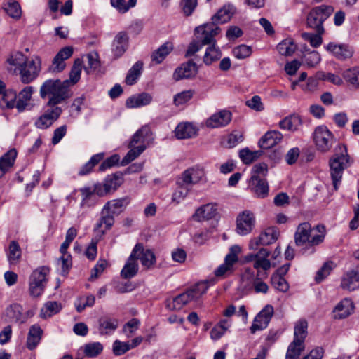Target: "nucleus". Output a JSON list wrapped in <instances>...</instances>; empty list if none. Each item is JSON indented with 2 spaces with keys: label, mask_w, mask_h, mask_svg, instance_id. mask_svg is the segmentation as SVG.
Listing matches in <instances>:
<instances>
[{
  "label": "nucleus",
  "mask_w": 359,
  "mask_h": 359,
  "mask_svg": "<svg viewBox=\"0 0 359 359\" xmlns=\"http://www.w3.org/2000/svg\"><path fill=\"white\" fill-rule=\"evenodd\" d=\"M255 214L248 210L241 212L236 219V232L240 236L251 233L255 226Z\"/></svg>",
  "instance_id": "obj_11"
},
{
  "label": "nucleus",
  "mask_w": 359,
  "mask_h": 359,
  "mask_svg": "<svg viewBox=\"0 0 359 359\" xmlns=\"http://www.w3.org/2000/svg\"><path fill=\"white\" fill-rule=\"evenodd\" d=\"M221 32L219 27L213 24H204L195 29L196 40L190 43L186 52V57H190L197 53L203 46L215 42V37Z\"/></svg>",
  "instance_id": "obj_3"
},
{
  "label": "nucleus",
  "mask_w": 359,
  "mask_h": 359,
  "mask_svg": "<svg viewBox=\"0 0 359 359\" xmlns=\"http://www.w3.org/2000/svg\"><path fill=\"white\" fill-rule=\"evenodd\" d=\"M142 69V63L141 62H135L133 66L130 69L126 77L125 81L128 85L134 84L139 76L141 74V71Z\"/></svg>",
  "instance_id": "obj_49"
},
{
  "label": "nucleus",
  "mask_w": 359,
  "mask_h": 359,
  "mask_svg": "<svg viewBox=\"0 0 359 359\" xmlns=\"http://www.w3.org/2000/svg\"><path fill=\"white\" fill-rule=\"evenodd\" d=\"M342 75L346 82L355 87L359 86V67L347 69Z\"/></svg>",
  "instance_id": "obj_50"
},
{
  "label": "nucleus",
  "mask_w": 359,
  "mask_h": 359,
  "mask_svg": "<svg viewBox=\"0 0 359 359\" xmlns=\"http://www.w3.org/2000/svg\"><path fill=\"white\" fill-rule=\"evenodd\" d=\"M67 81L48 79L40 88V96L44 99L50 96L47 106H57L72 96Z\"/></svg>",
  "instance_id": "obj_1"
},
{
  "label": "nucleus",
  "mask_w": 359,
  "mask_h": 359,
  "mask_svg": "<svg viewBox=\"0 0 359 359\" xmlns=\"http://www.w3.org/2000/svg\"><path fill=\"white\" fill-rule=\"evenodd\" d=\"M282 134L276 130L267 132L259 141V145L262 149H270L280 142Z\"/></svg>",
  "instance_id": "obj_30"
},
{
  "label": "nucleus",
  "mask_w": 359,
  "mask_h": 359,
  "mask_svg": "<svg viewBox=\"0 0 359 359\" xmlns=\"http://www.w3.org/2000/svg\"><path fill=\"white\" fill-rule=\"evenodd\" d=\"M3 8L6 13L13 18H20L21 16V8L18 2L15 0H8L4 3Z\"/></svg>",
  "instance_id": "obj_44"
},
{
  "label": "nucleus",
  "mask_w": 359,
  "mask_h": 359,
  "mask_svg": "<svg viewBox=\"0 0 359 359\" xmlns=\"http://www.w3.org/2000/svg\"><path fill=\"white\" fill-rule=\"evenodd\" d=\"M262 152L261 151H250L248 148H245L239 151V157L245 164H250L257 160Z\"/></svg>",
  "instance_id": "obj_52"
},
{
  "label": "nucleus",
  "mask_w": 359,
  "mask_h": 359,
  "mask_svg": "<svg viewBox=\"0 0 359 359\" xmlns=\"http://www.w3.org/2000/svg\"><path fill=\"white\" fill-rule=\"evenodd\" d=\"M57 264L61 268V273L66 276L72 264L71 255L69 254L62 255L57 261Z\"/></svg>",
  "instance_id": "obj_61"
},
{
  "label": "nucleus",
  "mask_w": 359,
  "mask_h": 359,
  "mask_svg": "<svg viewBox=\"0 0 359 359\" xmlns=\"http://www.w3.org/2000/svg\"><path fill=\"white\" fill-rule=\"evenodd\" d=\"M79 191L82 197L80 203V206L81 208L92 207L97 203V197L95 196V194L90 187H82L79 189Z\"/></svg>",
  "instance_id": "obj_37"
},
{
  "label": "nucleus",
  "mask_w": 359,
  "mask_h": 359,
  "mask_svg": "<svg viewBox=\"0 0 359 359\" xmlns=\"http://www.w3.org/2000/svg\"><path fill=\"white\" fill-rule=\"evenodd\" d=\"M324 237L323 226L317 225L312 227L308 222L300 224L294 234L297 245H302L305 243H308L310 246L317 245L323 241Z\"/></svg>",
  "instance_id": "obj_4"
},
{
  "label": "nucleus",
  "mask_w": 359,
  "mask_h": 359,
  "mask_svg": "<svg viewBox=\"0 0 359 359\" xmlns=\"http://www.w3.org/2000/svg\"><path fill=\"white\" fill-rule=\"evenodd\" d=\"M103 350V346L100 342H93L84 346L83 351L86 356L92 358L98 355Z\"/></svg>",
  "instance_id": "obj_57"
},
{
  "label": "nucleus",
  "mask_w": 359,
  "mask_h": 359,
  "mask_svg": "<svg viewBox=\"0 0 359 359\" xmlns=\"http://www.w3.org/2000/svg\"><path fill=\"white\" fill-rule=\"evenodd\" d=\"M16 156V150L12 149L0 158V178L13 166Z\"/></svg>",
  "instance_id": "obj_32"
},
{
  "label": "nucleus",
  "mask_w": 359,
  "mask_h": 359,
  "mask_svg": "<svg viewBox=\"0 0 359 359\" xmlns=\"http://www.w3.org/2000/svg\"><path fill=\"white\" fill-rule=\"evenodd\" d=\"M308 323L305 320H299L294 326V339L304 343L307 336Z\"/></svg>",
  "instance_id": "obj_45"
},
{
  "label": "nucleus",
  "mask_w": 359,
  "mask_h": 359,
  "mask_svg": "<svg viewBox=\"0 0 359 359\" xmlns=\"http://www.w3.org/2000/svg\"><path fill=\"white\" fill-rule=\"evenodd\" d=\"M243 134L240 131H233L226 137V142L225 146L228 148H233L236 147L238 143L243 142Z\"/></svg>",
  "instance_id": "obj_60"
},
{
  "label": "nucleus",
  "mask_w": 359,
  "mask_h": 359,
  "mask_svg": "<svg viewBox=\"0 0 359 359\" xmlns=\"http://www.w3.org/2000/svg\"><path fill=\"white\" fill-rule=\"evenodd\" d=\"M138 248H137V249H133L130 257L121 270V276L125 279H130L134 277L138 271L139 266L135 259V254Z\"/></svg>",
  "instance_id": "obj_22"
},
{
  "label": "nucleus",
  "mask_w": 359,
  "mask_h": 359,
  "mask_svg": "<svg viewBox=\"0 0 359 359\" xmlns=\"http://www.w3.org/2000/svg\"><path fill=\"white\" fill-rule=\"evenodd\" d=\"M34 93V88L32 86L25 87L18 95L17 100L16 109L18 112H22L26 109L30 110L32 105L29 103L32 95Z\"/></svg>",
  "instance_id": "obj_23"
},
{
  "label": "nucleus",
  "mask_w": 359,
  "mask_h": 359,
  "mask_svg": "<svg viewBox=\"0 0 359 359\" xmlns=\"http://www.w3.org/2000/svg\"><path fill=\"white\" fill-rule=\"evenodd\" d=\"M234 12L235 8L233 6H224L212 18V22L208 24H213L215 27H219V24L226 23L230 20Z\"/></svg>",
  "instance_id": "obj_27"
},
{
  "label": "nucleus",
  "mask_w": 359,
  "mask_h": 359,
  "mask_svg": "<svg viewBox=\"0 0 359 359\" xmlns=\"http://www.w3.org/2000/svg\"><path fill=\"white\" fill-rule=\"evenodd\" d=\"M252 53L251 47L246 45H240L233 49V54L237 59H245Z\"/></svg>",
  "instance_id": "obj_64"
},
{
  "label": "nucleus",
  "mask_w": 359,
  "mask_h": 359,
  "mask_svg": "<svg viewBox=\"0 0 359 359\" xmlns=\"http://www.w3.org/2000/svg\"><path fill=\"white\" fill-rule=\"evenodd\" d=\"M98 332L101 335H109L118 327V320L109 316H102L99 318Z\"/></svg>",
  "instance_id": "obj_21"
},
{
  "label": "nucleus",
  "mask_w": 359,
  "mask_h": 359,
  "mask_svg": "<svg viewBox=\"0 0 359 359\" xmlns=\"http://www.w3.org/2000/svg\"><path fill=\"white\" fill-rule=\"evenodd\" d=\"M137 248L138 250L135 254L136 260L140 259L142 265L146 269L151 268L156 262L154 252L149 249H144L141 243L136 244L133 249H137Z\"/></svg>",
  "instance_id": "obj_20"
},
{
  "label": "nucleus",
  "mask_w": 359,
  "mask_h": 359,
  "mask_svg": "<svg viewBox=\"0 0 359 359\" xmlns=\"http://www.w3.org/2000/svg\"><path fill=\"white\" fill-rule=\"evenodd\" d=\"M175 135L178 139H187L194 137L197 129L189 123H180L175 128Z\"/></svg>",
  "instance_id": "obj_35"
},
{
  "label": "nucleus",
  "mask_w": 359,
  "mask_h": 359,
  "mask_svg": "<svg viewBox=\"0 0 359 359\" xmlns=\"http://www.w3.org/2000/svg\"><path fill=\"white\" fill-rule=\"evenodd\" d=\"M43 334L42 329L38 325H32L28 332L27 347L29 350L34 349L39 344Z\"/></svg>",
  "instance_id": "obj_33"
},
{
  "label": "nucleus",
  "mask_w": 359,
  "mask_h": 359,
  "mask_svg": "<svg viewBox=\"0 0 359 359\" xmlns=\"http://www.w3.org/2000/svg\"><path fill=\"white\" fill-rule=\"evenodd\" d=\"M87 65H85V71L89 74L91 71L96 69L100 65L98 55L95 52H92L86 55Z\"/></svg>",
  "instance_id": "obj_58"
},
{
  "label": "nucleus",
  "mask_w": 359,
  "mask_h": 359,
  "mask_svg": "<svg viewBox=\"0 0 359 359\" xmlns=\"http://www.w3.org/2000/svg\"><path fill=\"white\" fill-rule=\"evenodd\" d=\"M341 285L343 289L349 291L355 290L359 287V282L355 276L354 271H350L344 276Z\"/></svg>",
  "instance_id": "obj_48"
},
{
  "label": "nucleus",
  "mask_w": 359,
  "mask_h": 359,
  "mask_svg": "<svg viewBox=\"0 0 359 359\" xmlns=\"http://www.w3.org/2000/svg\"><path fill=\"white\" fill-rule=\"evenodd\" d=\"M1 101L0 105L2 108L13 109L16 108L17 104V93L13 89H7V90L1 95Z\"/></svg>",
  "instance_id": "obj_40"
},
{
  "label": "nucleus",
  "mask_w": 359,
  "mask_h": 359,
  "mask_svg": "<svg viewBox=\"0 0 359 359\" xmlns=\"http://www.w3.org/2000/svg\"><path fill=\"white\" fill-rule=\"evenodd\" d=\"M302 124V119L299 115L293 114L290 116L285 117L280 123V128L291 131L297 130L299 126Z\"/></svg>",
  "instance_id": "obj_39"
},
{
  "label": "nucleus",
  "mask_w": 359,
  "mask_h": 359,
  "mask_svg": "<svg viewBox=\"0 0 359 359\" xmlns=\"http://www.w3.org/2000/svg\"><path fill=\"white\" fill-rule=\"evenodd\" d=\"M313 140L317 149L323 153L329 151L335 142L334 135L325 126H318L315 129Z\"/></svg>",
  "instance_id": "obj_10"
},
{
  "label": "nucleus",
  "mask_w": 359,
  "mask_h": 359,
  "mask_svg": "<svg viewBox=\"0 0 359 359\" xmlns=\"http://www.w3.org/2000/svg\"><path fill=\"white\" fill-rule=\"evenodd\" d=\"M325 48L337 59L340 60L351 58L353 54V48L347 44H336L331 42L325 46Z\"/></svg>",
  "instance_id": "obj_18"
},
{
  "label": "nucleus",
  "mask_w": 359,
  "mask_h": 359,
  "mask_svg": "<svg viewBox=\"0 0 359 359\" xmlns=\"http://www.w3.org/2000/svg\"><path fill=\"white\" fill-rule=\"evenodd\" d=\"M350 165V158L347 154L346 147L339 144L329 161L330 176L335 190L338 189L341 184L344 170Z\"/></svg>",
  "instance_id": "obj_2"
},
{
  "label": "nucleus",
  "mask_w": 359,
  "mask_h": 359,
  "mask_svg": "<svg viewBox=\"0 0 359 359\" xmlns=\"http://www.w3.org/2000/svg\"><path fill=\"white\" fill-rule=\"evenodd\" d=\"M304 348V343L293 340L287 348L285 359H298Z\"/></svg>",
  "instance_id": "obj_41"
},
{
  "label": "nucleus",
  "mask_w": 359,
  "mask_h": 359,
  "mask_svg": "<svg viewBox=\"0 0 359 359\" xmlns=\"http://www.w3.org/2000/svg\"><path fill=\"white\" fill-rule=\"evenodd\" d=\"M354 306L351 299L345 298L334 309V318L342 319L348 317L353 311Z\"/></svg>",
  "instance_id": "obj_31"
},
{
  "label": "nucleus",
  "mask_w": 359,
  "mask_h": 359,
  "mask_svg": "<svg viewBox=\"0 0 359 359\" xmlns=\"http://www.w3.org/2000/svg\"><path fill=\"white\" fill-rule=\"evenodd\" d=\"M217 205L208 203L198 208L193 215L196 221L201 222L212 219L217 215Z\"/></svg>",
  "instance_id": "obj_26"
},
{
  "label": "nucleus",
  "mask_w": 359,
  "mask_h": 359,
  "mask_svg": "<svg viewBox=\"0 0 359 359\" xmlns=\"http://www.w3.org/2000/svg\"><path fill=\"white\" fill-rule=\"evenodd\" d=\"M27 57L20 52L12 54L6 60L8 66L7 69L13 74L16 73L17 69L20 71Z\"/></svg>",
  "instance_id": "obj_34"
},
{
  "label": "nucleus",
  "mask_w": 359,
  "mask_h": 359,
  "mask_svg": "<svg viewBox=\"0 0 359 359\" xmlns=\"http://www.w3.org/2000/svg\"><path fill=\"white\" fill-rule=\"evenodd\" d=\"M22 250L21 248L15 241H12L8 246V259L11 264L18 263L21 257Z\"/></svg>",
  "instance_id": "obj_43"
},
{
  "label": "nucleus",
  "mask_w": 359,
  "mask_h": 359,
  "mask_svg": "<svg viewBox=\"0 0 359 359\" xmlns=\"http://www.w3.org/2000/svg\"><path fill=\"white\" fill-rule=\"evenodd\" d=\"M250 187L252 191L259 198H265L269 194V185L264 178L251 176Z\"/></svg>",
  "instance_id": "obj_28"
},
{
  "label": "nucleus",
  "mask_w": 359,
  "mask_h": 359,
  "mask_svg": "<svg viewBox=\"0 0 359 359\" xmlns=\"http://www.w3.org/2000/svg\"><path fill=\"white\" fill-rule=\"evenodd\" d=\"M257 253H252L245 257L247 262L255 261L253 267L258 271L260 269L268 271L271 266L270 260L268 259L271 252L264 248H260Z\"/></svg>",
  "instance_id": "obj_12"
},
{
  "label": "nucleus",
  "mask_w": 359,
  "mask_h": 359,
  "mask_svg": "<svg viewBox=\"0 0 359 359\" xmlns=\"http://www.w3.org/2000/svg\"><path fill=\"white\" fill-rule=\"evenodd\" d=\"M334 12L331 6L321 5L314 7L309 13L306 18L308 27L313 28L319 34L324 33L323 22Z\"/></svg>",
  "instance_id": "obj_6"
},
{
  "label": "nucleus",
  "mask_w": 359,
  "mask_h": 359,
  "mask_svg": "<svg viewBox=\"0 0 359 359\" xmlns=\"http://www.w3.org/2000/svg\"><path fill=\"white\" fill-rule=\"evenodd\" d=\"M278 233L273 228H268L261 232L257 237L250 241L249 248L251 250H257L259 246L268 245L274 243L278 239Z\"/></svg>",
  "instance_id": "obj_13"
},
{
  "label": "nucleus",
  "mask_w": 359,
  "mask_h": 359,
  "mask_svg": "<svg viewBox=\"0 0 359 359\" xmlns=\"http://www.w3.org/2000/svg\"><path fill=\"white\" fill-rule=\"evenodd\" d=\"M82 68V60L79 58L76 59L69 73V79L65 80L68 81L69 86L74 85L79 81Z\"/></svg>",
  "instance_id": "obj_42"
},
{
  "label": "nucleus",
  "mask_w": 359,
  "mask_h": 359,
  "mask_svg": "<svg viewBox=\"0 0 359 359\" xmlns=\"http://www.w3.org/2000/svg\"><path fill=\"white\" fill-rule=\"evenodd\" d=\"M172 43L168 41L165 42L152 53V61L156 64H160L164 60V59L172 50Z\"/></svg>",
  "instance_id": "obj_38"
},
{
  "label": "nucleus",
  "mask_w": 359,
  "mask_h": 359,
  "mask_svg": "<svg viewBox=\"0 0 359 359\" xmlns=\"http://www.w3.org/2000/svg\"><path fill=\"white\" fill-rule=\"evenodd\" d=\"M277 50L280 55L289 56L294 53L296 46L291 39H285L278 44Z\"/></svg>",
  "instance_id": "obj_53"
},
{
  "label": "nucleus",
  "mask_w": 359,
  "mask_h": 359,
  "mask_svg": "<svg viewBox=\"0 0 359 359\" xmlns=\"http://www.w3.org/2000/svg\"><path fill=\"white\" fill-rule=\"evenodd\" d=\"M128 198H121L108 201L103 208V212H109L114 216L120 215L128 205Z\"/></svg>",
  "instance_id": "obj_24"
},
{
  "label": "nucleus",
  "mask_w": 359,
  "mask_h": 359,
  "mask_svg": "<svg viewBox=\"0 0 359 359\" xmlns=\"http://www.w3.org/2000/svg\"><path fill=\"white\" fill-rule=\"evenodd\" d=\"M322 34H319L318 32L316 34L304 32L302 34V37L304 40L309 42L311 46L313 48H317L322 44Z\"/></svg>",
  "instance_id": "obj_59"
},
{
  "label": "nucleus",
  "mask_w": 359,
  "mask_h": 359,
  "mask_svg": "<svg viewBox=\"0 0 359 359\" xmlns=\"http://www.w3.org/2000/svg\"><path fill=\"white\" fill-rule=\"evenodd\" d=\"M231 112L224 109L213 114L209 117L205 121V125L210 128L225 127L231 122Z\"/></svg>",
  "instance_id": "obj_16"
},
{
  "label": "nucleus",
  "mask_w": 359,
  "mask_h": 359,
  "mask_svg": "<svg viewBox=\"0 0 359 359\" xmlns=\"http://www.w3.org/2000/svg\"><path fill=\"white\" fill-rule=\"evenodd\" d=\"M267 271H257L256 277L254 278L253 271L248 269L245 270V273L243 275V278H252V285L254 287L255 291L257 293H263L266 294L268 292L269 287L266 283L263 281V279H265L268 276Z\"/></svg>",
  "instance_id": "obj_15"
},
{
  "label": "nucleus",
  "mask_w": 359,
  "mask_h": 359,
  "mask_svg": "<svg viewBox=\"0 0 359 359\" xmlns=\"http://www.w3.org/2000/svg\"><path fill=\"white\" fill-rule=\"evenodd\" d=\"M121 183L122 178L116 174L108 176L104 182V187H106L108 194L117 189Z\"/></svg>",
  "instance_id": "obj_56"
},
{
  "label": "nucleus",
  "mask_w": 359,
  "mask_h": 359,
  "mask_svg": "<svg viewBox=\"0 0 359 359\" xmlns=\"http://www.w3.org/2000/svg\"><path fill=\"white\" fill-rule=\"evenodd\" d=\"M48 273L49 269L46 266L39 267L32 273L29 283V291L31 296L37 297L43 292Z\"/></svg>",
  "instance_id": "obj_7"
},
{
  "label": "nucleus",
  "mask_w": 359,
  "mask_h": 359,
  "mask_svg": "<svg viewBox=\"0 0 359 359\" xmlns=\"http://www.w3.org/2000/svg\"><path fill=\"white\" fill-rule=\"evenodd\" d=\"M193 95L194 91L192 90L182 91L174 96L173 102L176 106L184 104L189 101Z\"/></svg>",
  "instance_id": "obj_62"
},
{
  "label": "nucleus",
  "mask_w": 359,
  "mask_h": 359,
  "mask_svg": "<svg viewBox=\"0 0 359 359\" xmlns=\"http://www.w3.org/2000/svg\"><path fill=\"white\" fill-rule=\"evenodd\" d=\"M270 320H266L264 317L257 315L254 319V322L250 327V332L252 334H255L257 330H262L265 329Z\"/></svg>",
  "instance_id": "obj_63"
},
{
  "label": "nucleus",
  "mask_w": 359,
  "mask_h": 359,
  "mask_svg": "<svg viewBox=\"0 0 359 359\" xmlns=\"http://www.w3.org/2000/svg\"><path fill=\"white\" fill-rule=\"evenodd\" d=\"M204 177V172L199 168H191L184 170L177 180L178 186L192 185L198 183Z\"/></svg>",
  "instance_id": "obj_14"
},
{
  "label": "nucleus",
  "mask_w": 359,
  "mask_h": 359,
  "mask_svg": "<svg viewBox=\"0 0 359 359\" xmlns=\"http://www.w3.org/2000/svg\"><path fill=\"white\" fill-rule=\"evenodd\" d=\"M73 54V48L65 47L62 48L53 58L52 65L49 70L52 72H60L66 67L65 60L69 58Z\"/></svg>",
  "instance_id": "obj_17"
},
{
  "label": "nucleus",
  "mask_w": 359,
  "mask_h": 359,
  "mask_svg": "<svg viewBox=\"0 0 359 359\" xmlns=\"http://www.w3.org/2000/svg\"><path fill=\"white\" fill-rule=\"evenodd\" d=\"M198 72V68L192 61L182 64L180 67L175 69L172 77L175 81H180L184 79H189L194 76Z\"/></svg>",
  "instance_id": "obj_19"
},
{
  "label": "nucleus",
  "mask_w": 359,
  "mask_h": 359,
  "mask_svg": "<svg viewBox=\"0 0 359 359\" xmlns=\"http://www.w3.org/2000/svg\"><path fill=\"white\" fill-rule=\"evenodd\" d=\"M41 69V60L40 57L34 55L31 59H27L19 74L22 83L27 84L34 81L39 74Z\"/></svg>",
  "instance_id": "obj_8"
},
{
  "label": "nucleus",
  "mask_w": 359,
  "mask_h": 359,
  "mask_svg": "<svg viewBox=\"0 0 359 359\" xmlns=\"http://www.w3.org/2000/svg\"><path fill=\"white\" fill-rule=\"evenodd\" d=\"M62 109L58 106H47L41 115L34 121V126L41 130L50 128L61 116Z\"/></svg>",
  "instance_id": "obj_9"
},
{
  "label": "nucleus",
  "mask_w": 359,
  "mask_h": 359,
  "mask_svg": "<svg viewBox=\"0 0 359 359\" xmlns=\"http://www.w3.org/2000/svg\"><path fill=\"white\" fill-rule=\"evenodd\" d=\"M128 37L126 33L121 32L116 35L111 48L115 58H118L123 55L128 47Z\"/></svg>",
  "instance_id": "obj_25"
},
{
  "label": "nucleus",
  "mask_w": 359,
  "mask_h": 359,
  "mask_svg": "<svg viewBox=\"0 0 359 359\" xmlns=\"http://www.w3.org/2000/svg\"><path fill=\"white\" fill-rule=\"evenodd\" d=\"M152 96L147 93H142L128 97L126 102L128 108H137L149 104Z\"/></svg>",
  "instance_id": "obj_29"
},
{
  "label": "nucleus",
  "mask_w": 359,
  "mask_h": 359,
  "mask_svg": "<svg viewBox=\"0 0 359 359\" xmlns=\"http://www.w3.org/2000/svg\"><path fill=\"white\" fill-rule=\"evenodd\" d=\"M95 302L94 295H88L79 297L75 302L76 311L79 313L83 311L86 307H92Z\"/></svg>",
  "instance_id": "obj_55"
},
{
  "label": "nucleus",
  "mask_w": 359,
  "mask_h": 359,
  "mask_svg": "<svg viewBox=\"0 0 359 359\" xmlns=\"http://www.w3.org/2000/svg\"><path fill=\"white\" fill-rule=\"evenodd\" d=\"M62 309V306L57 302L50 301L45 304L44 306L41 309V316L43 318L50 317L58 313Z\"/></svg>",
  "instance_id": "obj_46"
},
{
  "label": "nucleus",
  "mask_w": 359,
  "mask_h": 359,
  "mask_svg": "<svg viewBox=\"0 0 359 359\" xmlns=\"http://www.w3.org/2000/svg\"><path fill=\"white\" fill-rule=\"evenodd\" d=\"M203 57V62L205 65H210L213 62L219 60L222 57L220 49L216 46V39L214 43H210Z\"/></svg>",
  "instance_id": "obj_36"
},
{
  "label": "nucleus",
  "mask_w": 359,
  "mask_h": 359,
  "mask_svg": "<svg viewBox=\"0 0 359 359\" xmlns=\"http://www.w3.org/2000/svg\"><path fill=\"white\" fill-rule=\"evenodd\" d=\"M22 306L18 304H13L10 305L6 309V316L9 319L10 321L13 322H21L23 323V320H21L22 317Z\"/></svg>",
  "instance_id": "obj_47"
},
{
  "label": "nucleus",
  "mask_w": 359,
  "mask_h": 359,
  "mask_svg": "<svg viewBox=\"0 0 359 359\" xmlns=\"http://www.w3.org/2000/svg\"><path fill=\"white\" fill-rule=\"evenodd\" d=\"M208 289L207 282H201L194 285L186 292L172 299L166 301V307L170 310H180L184 305L191 302L198 301Z\"/></svg>",
  "instance_id": "obj_5"
},
{
  "label": "nucleus",
  "mask_w": 359,
  "mask_h": 359,
  "mask_svg": "<svg viewBox=\"0 0 359 359\" xmlns=\"http://www.w3.org/2000/svg\"><path fill=\"white\" fill-rule=\"evenodd\" d=\"M131 149L121 161V165H126L134 159L137 158L146 149L144 144L137 147H130Z\"/></svg>",
  "instance_id": "obj_51"
},
{
  "label": "nucleus",
  "mask_w": 359,
  "mask_h": 359,
  "mask_svg": "<svg viewBox=\"0 0 359 359\" xmlns=\"http://www.w3.org/2000/svg\"><path fill=\"white\" fill-rule=\"evenodd\" d=\"M150 133V128L147 126H142L133 136L129 143V147H134L138 143H143L144 137Z\"/></svg>",
  "instance_id": "obj_54"
}]
</instances>
